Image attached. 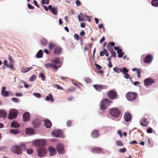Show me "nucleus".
<instances>
[{
    "label": "nucleus",
    "instance_id": "f257e3e1",
    "mask_svg": "<svg viewBox=\"0 0 158 158\" xmlns=\"http://www.w3.org/2000/svg\"><path fill=\"white\" fill-rule=\"evenodd\" d=\"M112 102L108 99H104L102 100L100 103V109L102 110H106L108 106L112 103Z\"/></svg>",
    "mask_w": 158,
    "mask_h": 158
},
{
    "label": "nucleus",
    "instance_id": "f03ea898",
    "mask_svg": "<svg viewBox=\"0 0 158 158\" xmlns=\"http://www.w3.org/2000/svg\"><path fill=\"white\" fill-rule=\"evenodd\" d=\"M137 93L129 92L126 94V97L127 100L130 101H133L135 100L137 97Z\"/></svg>",
    "mask_w": 158,
    "mask_h": 158
},
{
    "label": "nucleus",
    "instance_id": "7ed1b4c3",
    "mask_svg": "<svg viewBox=\"0 0 158 158\" xmlns=\"http://www.w3.org/2000/svg\"><path fill=\"white\" fill-rule=\"evenodd\" d=\"M10 149L13 152L18 155H20L22 153V149L20 147L19 145L12 146L11 148Z\"/></svg>",
    "mask_w": 158,
    "mask_h": 158
},
{
    "label": "nucleus",
    "instance_id": "20e7f679",
    "mask_svg": "<svg viewBox=\"0 0 158 158\" xmlns=\"http://www.w3.org/2000/svg\"><path fill=\"white\" fill-rule=\"evenodd\" d=\"M110 115L114 117H118L120 114V111L117 109L112 108L110 111Z\"/></svg>",
    "mask_w": 158,
    "mask_h": 158
},
{
    "label": "nucleus",
    "instance_id": "39448f33",
    "mask_svg": "<svg viewBox=\"0 0 158 158\" xmlns=\"http://www.w3.org/2000/svg\"><path fill=\"white\" fill-rule=\"evenodd\" d=\"M38 153V155L42 157L44 156L46 153V149L43 147H39L36 149Z\"/></svg>",
    "mask_w": 158,
    "mask_h": 158
},
{
    "label": "nucleus",
    "instance_id": "423d86ee",
    "mask_svg": "<svg viewBox=\"0 0 158 158\" xmlns=\"http://www.w3.org/2000/svg\"><path fill=\"white\" fill-rule=\"evenodd\" d=\"M18 114V111L17 110H10L9 111L8 118L12 119L16 117Z\"/></svg>",
    "mask_w": 158,
    "mask_h": 158
},
{
    "label": "nucleus",
    "instance_id": "0eeeda50",
    "mask_svg": "<svg viewBox=\"0 0 158 158\" xmlns=\"http://www.w3.org/2000/svg\"><path fill=\"white\" fill-rule=\"evenodd\" d=\"M145 86H148L155 82V81L151 78H146L144 81Z\"/></svg>",
    "mask_w": 158,
    "mask_h": 158
},
{
    "label": "nucleus",
    "instance_id": "6e6552de",
    "mask_svg": "<svg viewBox=\"0 0 158 158\" xmlns=\"http://www.w3.org/2000/svg\"><path fill=\"white\" fill-rule=\"evenodd\" d=\"M153 59V56L152 55L148 54L143 59V62L146 64H150Z\"/></svg>",
    "mask_w": 158,
    "mask_h": 158
},
{
    "label": "nucleus",
    "instance_id": "1a4fd4ad",
    "mask_svg": "<svg viewBox=\"0 0 158 158\" xmlns=\"http://www.w3.org/2000/svg\"><path fill=\"white\" fill-rule=\"evenodd\" d=\"M94 87L98 91H101L102 90L107 89V86L106 85H93Z\"/></svg>",
    "mask_w": 158,
    "mask_h": 158
},
{
    "label": "nucleus",
    "instance_id": "9d476101",
    "mask_svg": "<svg viewBox=\"0 0 158 158\" xmlns=\"http://www.w3.org/2000/svg\"><path fill=\"white\" fill-rule=\"evenodd\" d=\"M6 89V87L5 86L2 87V88L1 95L6 97H7L9 96V94L12 95V93L10 91H7L5 90Z\"/></svg>",
    "mask_w": 158,
    "mask_h": 158
},
{
    "label": "nucleus",
    "instance_id": "9b49d317",
    "mask_svg": "<svg viewBox=\"0 0 158 158\" xmlns=\"http://www.w3.org/2000/svg\"><path fill=\"white\" fill-rule=\"evenodd\" d=\"M56 149L59 154H64L65 152L64 147L63 145L58 143L56 145Z\"/></svg>",
    "mask_w": 158,
    "mask_h": 158
},
{
    "label": "nucleus",
    "instance_id": "f8f14e48",
    "mask_svg": "<svg viewBox=\"0 0 158 158\" xmlns=\"http://www.w3.org/2000/svg\"><path fill=\"white\" fill-rule=\"evenodd\" d=\"M108 96L109 98L112 100H113L117 97V94L116 92L113 90L109 91L108 94Z\"/></svg>",
    "mask_w": 158,
    "mask_h": 158
},
{
    "label": "nucleus",
    "instance_id": "ddd939ff",
    "mask_svg": "<svg viewBox=\"0 0 158 158\" xmlns=\"http://www.w3.org/2000/svg\"><path fill=\"white\" fill-rule=\"evenodd\" d=\"M34 143L37 146L43 147L45 144V142L43 140H37L35 141Z\"/></svg>",
    "mask_w": 158,
    "mask_h": 158
},
{
    "label": "nucleus",
    "instance_id": "4468645a",
    "mask_svg": "<svg viewBox=\"0 0 158 158\" xmlns=\"http://www.w3.org/2000/svg\"><path fill=\"white\" fill-rule=\"evenodd\" d=\"M114 48L115 50L117 51V53L118 54V57H122L124 55V53L122 52V50L121 48H120L119 47L114 46Z\"/></svg>",
    "mask_w": 158,
    "mask_h": 158
},
{
    "label": "nucleus",
    "instance_id": "2eb2a0df",
    "mask_svg": "<svg viewBox=\"0 0 158 158\" xmlns=\"http://www.w3.org/2000/svg\"><path fill=\"white\" fill-rule=\"evenodd\" d=\"M91 152L94 153H103L102 148L98 147L92 148Z\"/></svg>",
    "mask_w": 158,
    "mask_h": 158
},
{
    "label": "nucleus",
    "instance_id": "dca6fc26",
    "mask_svg": "<svg viewBox=\"0 0 158 158\" xmlns=\"http://www.w3.org/2000/svg\"><path fill=\"white\" fill-rule=\"evenodd\" d=\"M45 66L47 68H53L56 70H57L58 69V67L55 64H52L50 63H48L45 64Z\"/></svg>",
    "mask_w": 158,
    "mask_h": 158
},
{
    "label": "nucleus",
    "instance_id": "f3484780",
    "mask_svg": "<svg viewBox=\"0 0 158 158\" xmlns=\"http://www.w3.org/2000/svg\"><path fill=\"white\" fill-rule=\"evenodd\" d=\"M115 45V43L113 42H108L107 44V48L109 51H113V47Z\"/></svg>",
    "mask_w": 158,
    "mask_h": 158
},
{
    "label": "nucleus",
    "instance_id": "a211bd4d",
    "mask_svg": "<svg viewBox=\"0 0 158 158\" xmlns=\"http://www.w3.org/2000/svg\"><path fill=\"white\" fill-rule=\"evenodd\" d=\"M99 131L98 130H94L91 133V136L94 138H97L99 137Z\"/></svg>",
    "mask_w": 158,
    "mask_h": 158
},
{
    "label": "nucleus",
    "instance_id": "6ab92c4d",
    "mask_svg": "<svg viewBox=\"0 0 158 158\" xmlns=\"http://www.w3.org/2000/svg\"><path fill=\"white\" fill-rule=\"evenodd\" d=\"M23 120L24 121H28L30 118L29 113L28 112L24 113L23 116Z\"/></svg>",
    "mask_w": 158,
    "mask_h": 158
},
{
    "label": "nucleus",
    "instance_id": "aec40b11",
    "mask_svg": "<svg viewBox=\"0 0 158 158\" xmlns=\"http://www.w3.org/2000/svg\"><path fill=\"white\" fill-rule=\"evenodd\" d=\"M62 133L61 130L58 129L55 130L53 132V134L56 137H59L60 136Z\"/></svg>",
    "mask_w": 158,
    "mask_h": 158
},
{
    "label": "nucleus",
    "instance_id": "412c9836",
    "mask_svg": "<svg viewBox=\"0 0 158 158\" xmlns=\"http://www.w3.org/2000/svg\"><path fill=\"white\" fill-rule=\"evenodd\" d=\"M124 118L126 122H128L131 119V115L130 113H126L124 115Z\"/></svg>",
    "mask_w": 158,
    "mask_h": 158
},
{
    "label": "nucleus",
    "instance_id": "4be33fe9",
    "mask_svg": "<svg viewBox=\"0 0 158 158\" xmlns=\"http://www.w3.org/2000/svg\"><path fill=\"white\" fill-rule=\"evenodd\" d=\"M140 124L142 126L145 127L147 126L148 123L149 122L147 121V119L146 118H143L140 120Z\"/></svg>",
    "mask_w": 158,
    "mask_h": 158
},
{
    "label": "nucleus",
    "instance_id": "5701e85b",
    "mask_svg": "<svg viewBox=\"0 0 158 158\" xmlns=\"http://www.w3.org/2000/svg\"><path fill=\"white\" fill-rule=\"evenodd\" d=\"M44 125L46 128H50L52 126V123L49 120L46 119L44 120Z\"/></svg>",
    "mask_w": 158,
    "mask_h": 158
},
{
    "label": "nucleus",
    "instance_id": "b1692460",
    "mask_svg": "<svg viewBox=\"0 0 158 158\" xmlns=\"http://www.w3.org/2000/svg\"><path fill=\"white\" fill-rule=\"evenodd\" d=\"M52 62L53 64L55 63L58 64V65L57 66L58 67V68H60L61 66L62 63L59 58H57L54 59L52 61Z\"/></svg>",
    "mask_w": 158,
    "mask_h": 158
},
{
    "label": "nucleus",
    "instance_id": "393cba45",
    "mask_svg": "<svg viewBox=\"0 0 158 158\" xmlns=\"http://www.w3.org/2000/svg\"><path fill=\"white\" fill-rule=\"evenodd\" d=\"M62 51V48L59 47H56L54 50V53L55 54L57 55H60V53Z\"/></svg>",
    "mask_w": 158,
    "mask_h": 158
},
{
    "label": "nucleus",
    "instance_id": "a878e982",
    "mask_svg": "<svg viewBox=\"0 0 158 158\" xmlns=\"http://www.w3.org/2000/svg\"><path fill=\"white\" fill-rule=\"evenodd\" d=\"M48 151L50 152V155L51 156L55 155L56 153L55 149L53 147H49Z\"/></svg>",
    "mask_w": 158,
    "mask_h": 158
},
{
    "label": "nucleus",
    "instance_id": "bb28decb",
    "mask_svg": "<svg viewBox=\"0 0 158 158\" xmlns=\"http://www.w3.org/2000/svg\"><path fill=\"white\" fill-rule=\"evenodd\" d=\"M45 100L47 101H51V102H53L54 101L53 96L52 94H49L47 96L45 99Z\"/></svg>",
    "mask_w": 158,
    "mask_h": 158
},
{
    "label": "nucleus",
    "instance_id": "cd10ccee",
    "mask_svg": "<svg viewBox=\"0 0 158 158\" xmlns=\"http://www.w3.org/2000/svg\"><path fill=\"white\" fill-rule=\"evenodd\" d=\"M11 126L12 127H15V128H19L20 127V125L16 121H14L11 124Z\"/></svg>",
    "mask_w": 158,
    "mask_h": 158
},
{
    "label": "nucleus",
    "instance_id": "c85d7f7f",
    "mask_svg": "<svg viewBox=\"0 0 158 158\" xmlns=\"http://www.w3.org/2000/svg\"><path fill=\"white\" fill-rule=\"evenodd\" d=\"M26 133L27 134L31 135L34 133L33 129L31 128H27L26 130Z\"/></svg>",
    "mask_w": 158,
    "mask_h": 158
},
{
    "label": "nucleus",
    "instance_id": "c756f323",
    "mask_svg": "<svg viewBox=\"0 0 158 158\" xmlns=\"http://www.w3.org/2000/svg\"><path fill=\"white\" fill-rule=\"evenodd\" d=\"M33 68L32 67L27 68L23 67L22 68L21 70L22 72L23 73H25L31 70Z\"/></svg>",
    "mask_w": 158,
    "mask_h": 158
},
{
    "label": "nucleus",
    "instance_id": "7c9ffc66",
    "mask_svg": "<svg viewBox=\"0 0 158 158\" xmlns=\"http://www.w3.org/2000/svg\"><path fill=\"white\" fill-rule=\"evenodd\" d=\"M43 53L42 50H39L37 52L36 55V57L37 58H42L43 57Z\"/></svg>",
    "mask_w": 158,
    "mask_h": 158
},
{
    "label": "nucleus",
    "instance_id": "2f4dec72",
    "mask_svg": "<svg viewBox=\"0 0 158 158\" xmlns=\"http://www.w3.org/2000/svg\"><path fill=\"white\" fill-rule=\"evenodd\" d=\"M50 11L54 15H56L57 14V10L56 7H53Z\"/></svg>",
    "mask_w": 158,
    "mask_h": 158
},
{
    "label": "nucleus",
    "instance_id": "473e14b6",
    "mask_svg": "<svg viewBox=\"0 0 158 158\" xmlns=\"http://www.w3.org/2000/svg\"><path fill=\"white\" fill-rule=\"evenodd\" d=\"M6 115V112L5 110H1L0 111V117L5 118Z\"/></svg>",
    "mask_w": 158,
    "mask_h": 158
},
{
    "label": "nucleus",
    "instance_id": "72a5a7b5",
    "mask_svg": "<svg viewBox=\"0 0 158 158\" xmlns=\"http://www.w3.org/2000/svg\"><path fill=\"white\" fill-rule=\"evenodd\" d=\"M151 4L152 6L155 7L158 6V0H152L151 1Z\"/></svg>",
    "mask_w": 158,
    "mask_h": 158
},
{
    "label": "nucleus",
    "instance_id": "f704fd0d",
    "mask_svg": "<svg viewBox=\"0 0 158 158\" xmlns=\"http://www.w3.org/2000/svg\"><path fill=\"white\" fill-rule=\"evenodd\" d=\"M47 40L45 39H42L40 41V43L41 45L43 46H45L47 43Z\"/></svg>",
    "mask_w": 158,
    "mask_h": 158
},
{
    "label": "nucleus",
    "instance_id": "c9c22d12",
    "mask_svg": "<svg viewBox=\"0 0 158 158\" xmlns=\"http://www.w3.org/2000/svg\"><path fill=\"white\" fill-rule=\"evenodd\" d=\"M10 132L11 134H17L19 133V131L18 130L11 129L10 131Z\"/></svg>",
    "mask_w": 158,
    "mask_h": 158
},
{
    "label": "nucleus",
    "instance_id": "e433bc0d",
    "mask_svg": "<svg viewBox=\"0 0 158 158\" xmlns=\"http://www.w3.org/2000/svg\"><path fill=\"white\" fill-rule=\"evenodd\" d=\"M19 145L20 146V147L21 148L22 150H25L26 149V146L25 144L23 143H21Z\"/></svg>",
    "mask_w": 158,
    "mask_h": 158
},
{
    "label": "nucleus",
    "instance_id": "4c0bfd02",
    "mask_svg": "<svg viewBox=\"0 0 158 158\" xmlns=\"http://www.w3.org/2000/svg\"><path fill=\"white\" fill-rule=\"evenodd\" d=\"M128 70L125 67L122 68L121 69L120 72L123 73V74L127 73L128 72Z\"/></svg>",
    "mask_w": 158,
    "mask_h": 158
},
{
    "label": "nucleus",
    "instance_id": "58836bf2",
    "mask_svg": "<svg viewBox=\"0 0 158 158\" xmlns=\"http://www.w3.org/2000/svg\"><path fill=\"white\" fill-rule=\"evenodd\" d=\"M75 90V88H71L68 89H65L64 90V92L66 93H68V92H69L71 91H74Z\"/></svg>",
    "mask_w": 158,
    "mask_h": 158
},
{
    "label": "nucleus",
    "instance_id": "ea45409f",
    "mask_svg": "<svg viewBox=\"0 0 158 158\" xmlns=\"http://www.w3.org/2000/svg\"><path fill=\"white\" fill-rule=\"evenodd\" d=\"M121 69L117 67H115L113 68V69L114 72L117 73H119L120 72Z\"/></svg>",
    "mask_w": 158,
    "mask_h": 158
},
{
    "label": "nucleus",
    "instance_id": "a19ab883",
    "mask_svg": "<svg viewBox=\"0 0 158 158\" xmlns=\"http://www.w3.org/2000/svg\"><path fill=\"white\" fill-rule=\"evenodd\" d=\"M39 77L42 78L43 81H44L45 80V77L44 74L42 73H40L39 74Z\"/></svg>",
    "mask_w": 158,
    "mask_h": 158
},
{
    "label": "nucleus",
    "instance_id": "79ce46f5",
    "mask_svg": "<svg viewBox=\"0 0 158 158\" xmlns=\"http://www.w3.org/2000/svg\"><path fill=\"white\" fill-rule=\"evenodd\" d=\"M55 46V45L52 42H50L48 45L49 49H52Z\"/></svg>",
    "mask_w": 158,
    "mask_h": 158
},
{
    "label": "nucleus",
    "instance_id": "37998d69",
    "mask_svg": "<svg viewBox=\"0 0 158 158\" xmlns=\"http://www.w3.org/2000/svg\"><path fill=\"white\" fill-rule=\"evenodd\" d=\"M36 78V76L35 74L32 75L29 79V81L31 82H32L34 81Z\"/></svg>",
    "mask_w": 158,
    "mask_h": 158
},
{
    "label": "nucleus",
    "instance_id": "c03bdc74",
    "mask_svg": "<svg viewBox=\"0 0 158 158\" xmlns=\"http://www.w3.org/2000/svg\"><path fill=\"white\" fill-rule=\"evenodd\" d=\"M116 144L118 146H123V144L121 141L118 140L116 142Z\"/></svg>",
    "mask_w": 158,
    "mask_h": 158
},
{
    "label": "nucleus",
    "instance_id": "a18cd8bd",
    "mask_svg": "<svg viewBox=\"0 0 158 158\" xmlns=\"http://www.w3.org/2000/svg\"><path fill=\"white\" fill-rule=\"evenodd\" d=\"M110 52V53H111V56H111L112 57H116V53L113 50V51H111Z\"/></svg>",
    "mask_w": 158,
    "mask_h": 158
},
{
    "label": "nucleus",
    "instance_id": "49530a36",
    "mask_svg": "<svg viewBox=\"0 0 158 158\" xmlns=\"http://www.w3.org/2000/svg\"><path fill=\"white\" fill-rule=\"evenodd\" d=\"M27 152L28 154H31L33 153V151L31 148H28L27 150Z\"/></svg>",
    "mask_w": 158,
    "mask_h": 158
},
{
    "label": "nucleus",
    "instance_id": "de8ad7c7",
    "mask_svg": "<svg viewBox=\"0 0 158 158\" xmlns=\"http://www.w3.org/2000/svg\"><path fill=\"white\" fill-rule=\"evenodd\" d=\"M33 126L35 127H36L39 126V123L38 121H35L33 123Z\"/></svg>",
    "mask_w": 158,
    "mask_h": 158
},
{
    "label": "nucleus",
    "instance_id": "09e8293b",
    "mask_svg": "<svg viewBox=\"0 0 158 158\" xmlns=\"http://www.w3.org/2000/svg\"><path fill=\"white\" fill-rule=\"evenodd\" d=\"M127 149L125 148H123L122 149H120L119 150V152H120L124 153L126 152Z\"/></svg>",
    "mask_w": 158,
    "mask_h": 158
},
{
    "label": "nucleus",
    "instance_id": "8fccbe9b",
    "mask_svg": "<svg viewBox=\"0 0 158 158\" xmlns=\"http://www.w3.org/2000/svg\"><path fill=\"white\" fill-rule=\"evenodd\" d=\"M77 17L79 22H81L84 21V18H82L79 14H78Z\"/></svg>",
    "mask_w": 158,
    "mask_h": 158
},
{
    "label": "nucleus",
    "instance_id": "3c124183",
    "mask_svg": "<svg viewBox=\"0 0 158 158\" xmlns=\"http://www.w3.org/2000/svg\"><path fill=\"white\" fill-rule=\"evenodd\" d=\"M33 94L34 96L38 98H40L41 97V94L39 93H34Z\"/></svg>",
    "mask_w": 158,
    "mask_h": 158
},
{
    "label": "nucleus",
    "instance_id": "603ef678",
    "mask_svg": "<svg viewBox=\"0 0 158 158\" xmlns=\"http://www.w3.org/2000/svg\"><path fill=\"white\" fill-rule=\"evenodd\" d=\"M55 87H56L57 89H61L62 90H63L64 89L63 88L59 85L56 84L55 85Z\"/></svg>",
    "mask_w": 158,
    "mask_h": 158
},
{
    "label": "nucleus",
    "instance_id": "864d4df0",
    "mask_svg": "<svg viewBox=\"0 0 158 158\" xmlns=\"http://www.w3.org/2000/svg\"><path fill=\"white\" fill-rule=\"evenodd\" d=\"M85 81L87 83H90L91 82V80L89 78H86L85 79Z\"/></svg>",
    "mask_w": 158,
    "mask_h": 158
},
{
    "label": "nucleus",
    "instance_id": "5fc2aeb1",
    "mask_svg": "<svg viewBox=\"0 0 158 158\" xmlns=\"http://www.w3.org/2000/svg\"><path fill=\"white\" fill-rule=\"evenodd\" d=\"M141 69H139L138 70H137V76L138 77L140 78V73L141 72Z\"/></svg>",
    "mask_w": 158,
    "mask_h": 158
},
{
    "label": "nucleus",
    "instance_id": "6e6d98bb",
    "mask_svg": "<svg viewBox=\"0 0 158 158\" xmlns=\"http://www.w3.org/2000/svg\"><path fill=\"white\" fill-rule=\"evenodd\" d=\"M75 3L77 6H79L81 4V3L79 0H76L75 1Z\"/></svg>",
    "mask_w": 158,
    "mask_h": 158
},
{
    "label": "nucleus",
    "instance_id": "4d7b16f0",
    "mask_svg": "<svg viewBox=\"0 0 158 158\" xmlns=\"http://www.w3.org/2000/svg\"><path fill=\"white\" fill-rule=\"evenodd\" d=\"M147 131L148 133H151L152 132V129L151 128H149L147 129Z\"/></svg>",
    "mask_w": 158,
    "mask_h": 158
},
{
    "label": "nucleus",
    "instance_id": "13d9d810",
    "mask_svg": "<svg viewBox=\"0 0 158 158\" xmlns=\"http://www.w3.org/2000/svg\"><path fill=\"white\" fill-rule=\"evenodd\" d=\"M104 51H105V49H104V50L103 51H101L100 52V55L101 56H103L105 54Z\"/></svg>",
    "mask_w": 158,
    "mask_h": 158
},
{
    "label": "nucleus",
    "instance_id": "bf43d9fd",
    "mask_svg": "<svg viewBox=\"0 0 158 158\" xmlns=\"http://www.w3.org/2000/svg\"><path fill=\"white\" fill-rule=\"evenodd\" d=\"M125 75L124 77L126 78L129 79L130 78V75L127 73L124 74Z\"/></svg>",
    "mask_w": 158,
    "mask_h": 158
},
{
    "label": "nucleus",
    "instance_id": "052dcab7",
    "mask_svg": "<svg viewBox=\"0 0 158 158\" xmlns=\"http://www.w3.org/2000/svg\"><path fill=\"white\" fill-rule=\"evenodd\" d=\"M11 100L17 103L18 102V99L16 98H11Z\"/></svg>",
    "mask_w": 158,
    "mask_h": 158
},
{
    "label": "nucleus",
    "instance_id": "680f3d73",
    "mask_svg": "<svg viewBox=\"0 0 158 158\" xmlns=\"http://www.w3.org/2000/svg\"><path fill=\"white\" fill-rule=\"evenodd\" d=\"M72 123V122L71 121L69 120L68 121L67 123V125L68 126L70 127L71 126Z\"/></svg>",
    "mask_w": 158,
    "mask_h": 158
},
{
    "label": "nucleus",
    "instance_id": "e2e57ef3",
    "mask_svg": "<svg viewBox=\"0 0 158 158\" xmlns=\"http://www.w3.org/2000/svg\"><path fill=\"white\" fill-rule=\"evenodd\" d=\"M8 60L10 62L13 63L14 62V60H13L12 57L10 55L9 56Z\"/></svg>",
    "mask_w": 158,
    "mask_h": 158
},
{
    "label": "nucleus",
    "instance_id": "0e129e2a",
    "mask_svg": "<svg viewBox=\"0 0 158 158\" xmlns=\"http://www.w3.org/2000/svg\"><path fill=\"white\" fill-rule=\"evenodd\" d=\"M74 37L77 40H79V35L77 34H75L74 35Z\"/></svg>",
    "mask_w": 158,
    "mask_h": 158
},
{
    "label": "nucleus",
    "instance_id": "69168bd1",
    "mask_svg": "<svg viewBox=\"0 0 158 158\" xmlns=\"http://www.w3.org/2000/svg\"><path fill=\"white\" fill-rule=\"evenodd\" d=\"M95 65L96 67V69H98L102 68V67L101 66H100V65H98V64H97L95 63Z\"/></svg>",
    "mask_w": 158,
    "mask_h": 158
},
{
    "label": "nucleus",
    "instance_id": "338daca9",
    "mask_svg": "<svg viewBox=\"0 0 158 158\" xmlns=\"http://www.w3.org/2000/svg\"><path fill=\"white\" fill-rule=\"evenodd\" d=\"M105 40V38L104 37H103L100 40V43L102 44L103 43Z\"/></svg>",
    "mask_w": 158,
    "mask_h": 158
},
{
    "label": "nucleus",
    "instance_id": "774afa93",
    "mask_svg": "<svg viewBox=\"0 0 158 158\" xmlns=\"http://www.w3.org/2000/svg\"><path fill=\"white\" fill-rule=\"evenodd\" d=\"M104 52H105V56H109V53L108 52H107V50L106 49H105Z\"/></svg>",
    "mask_w": 158,
    "mask_h": 158
}]
</instances>
